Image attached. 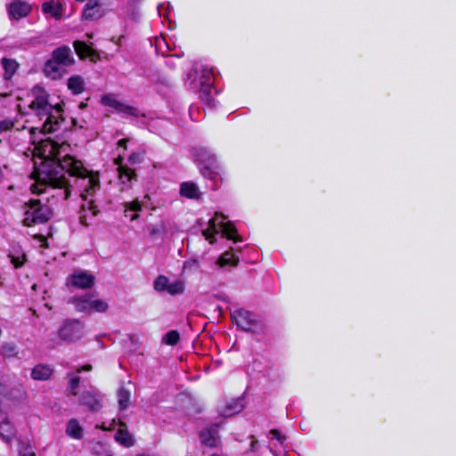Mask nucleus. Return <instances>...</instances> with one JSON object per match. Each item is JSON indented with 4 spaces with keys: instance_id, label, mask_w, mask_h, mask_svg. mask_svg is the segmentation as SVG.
<instances>
[{
    "instance_id": "nucleus-1",
    "label": "nucleus",
    "mask_w": 456,
    "mask_h": 456,
    "mask_svg": "<svg viewBox=\"0 0 456 456\" xmlns=\"http://www.w3.org/2000/svg\"><path fill=\"white\" fill-rule=\"evenodd\" d=\"M98 188V174L88 171L71 156H66L61 160L45 159L38 169V184L31 186L36 194L45 192L47 189H59V196L63 200L69 197L72 190L77 191L84 200L79 221L85 226L89 225V219L96 215L92 197Z\"/></svg>"
},
{
    "instance_id": "nucleus-2",
    "label": "nucleus",
    "mask_w": 456,
    "mask_h": 456,
    "mask_svg": "<svg viewBox=\"0 0 456 456\" xmlns=\"http://www.w3.org/2000/svg\"><path fill=\"white\" fill-rule=\"evenodd\" d=\"M119 133L116 131V173L118 174V181L123 184L120 188L121 191L130 188L131 183L135 179L134 171L129 167L139 164L142 160V155L140 152L131 150L128 151L134 143L129 137L118 139Z\"/></svg>"
},
{
    "instance_id": "nucleus-3",
    "label": "nucleus",
    "mask_w": 456,
    "mask_h": 456,
    "mask_svg": "<svg viewBox=\"0 0 456 456\" xmlns=\"http://www.w3.org/2000/svg\"><path fill=\"white\" fill-rule=\"evenodd\" d=\"M32 95L34 99L28 107L40 119L45 118L42 126L44 133L56 131L60 124L61 108L58 104H51L48 101V94L40 86H35L32 89Z\"/></svg>"
},
{
    "instance_id": "nucleus-4",
    "label": "nucleus",
    "mask_w": 456,
    "mask_h": 456,
    "mask_svg": "<svg viewBox=\"0 0 456 456\" xmlns=\"http://www.w3.org/2000/svg\"><path fill=\"white\" fill-rule=\"evenodd\" d=\"M225 216L216 213L215 216L208 221V227L203 230L202 234L210 244L215 242V235L220 232L229 240H234L236 229L229 222H225Z\"/></svg>"
},
{
    "instance_id": "nucleus-5",
    "label": "nucleus",
    "mask_w": 456,
    "mask_h": 456,
    "mask_svg": "<svg viewBox=\"0 0 456 456\" xmlns=\"http://www.w3.org/2000/svg\"><path fill=\"white\" fill-rule=\"evenodd\" d=\"M196 72H200V98L209 109H213L216 106L215 99L212 94L215 83L214 70L212 68L201 66L200 70H198V68H196Z\"/></svg>"
},
{
    "instance_id": "nucleus-6",
    "label": "nucleus",
    "mask_w": 456,
    "mask_h": 456,
    "mask_svg": "<svg viewBox=\"0 0 456 456\" xmlns=\"http://www.w3.org/2000/svg\"><path fill=\"white\" fill-rule=\"evenodd\" d=\"M52 216V211L47 205L41 204L39 200H31L28 209L25 212L23 223L26 226L47 222Z\"/></svg>"
},
{
    "instance_id": "nucleus-7",
    "label": "nucleus",
    "mask_w": 456,
    "mask_h": 456,
    "mask_svg": "<svg viewBox=\"0 0 456 456\" xmlns=\"http://www.w3.org/2000/svg\"><path fill=\"white\" fill-rule=\"evenodd\" d=\"M85 335V325L77 319H67L58 330V338L67 343H73Z\"/></svg>"
},
{
    "instance_id": "nucleus-8",
    "label": "nucleus",
    "mask_w": 456,
    "mask_h": 456,
    "mask_svg": "<svg viewBox=\"0 0 456 456\" xmlns=\"http://www.w3.org/2000/svg\"><path fill=\"white\" fill-rule=\"evenodd\" d=\"M194 156L198 161L204 164V167H200L202 175L214 180L219 168L216 155L209 149L199 148L195 149Z\"/></svg>"
},
{
    "instance_id": "nucleus-9",
    "label": "nucleus",
    "mask_w": 456,
    "mask_h": 456,
    "mask_svg": "<svg viewBox=\"0 0 456 456\" xmlns=\"http://www.w3.org/2000/svg\"><path fill=\"white\" fill-rule=\"evenodd\" d=\"M153 287L158 292H167L172 296L183 294L185 289L184 282L183 281L175 280L174 281H170L165 275L158 276L154 280Z\"/></svg>"
},
{
    "instance_id": "nucleus-10",
    "label": "nucleus",
    "mask_w": 456,
    "mask_h": 456,
    "mask_svg": "<svg viewBox=\"0 0 456 456\" xmlns=\"http://www.w3.org/2000/svg\"><path fill=\"white\" fill-rule=\"evenodd\" d=\"M111 0H89L83 11L85 20H94L102 17Z\"/></svg>"
},
{
    "instance_id": "nucleus-11",
    "label": "nucleus",
    "mask_w": 456,
    "mask_h": 456,
    "mask_svg": "<svg viewBox=\"0 0 456 456\" xmlns=\"http://www.w3.org/2000/svg\"><path fill=\"white\" fill-rule=\"evenodd\" d=\"M104 395L95 387L84 391L79 397L80 403L92 411H98L102 407Z\"/></svg>"
},
{
    "instance_id": "nucleus-12",
    "label": "nucleus",
    "mask_w": 456,
    "mask_h": 456,
    "mask_svg": "<svg viewBox=\"0 0 456 456\" xmlns=\"http://www.w3.org/2000/svg\"><path fill=\"white\" fill-rule=\"evenodd\" d=\"M94 276L84 270H75L67 281V286L77 289H90L94 284Z\"/></svg>"
},
{
    "instance_id": "nucleus-13",
    "label": "nucleus",
    "mask_w": 456,
    "mask_h": 456,
    "mask_svg": "<svg viewBox=\"0 0 456 456\" xmlns=\"http://www.w3.org/2000/svg\"><path fill=\"white\" fill-rule=\"evenodd\" d=\"M231 318L239 328L246 331L251 330L256 323L253 314L244 309L233 311L231 313Z\"/></svg>"
},
{
    "instance_id": "nucleus-14",
    "label": "nucleus",
    "mask_w": 456,
    "mask_h": 456,
    "mask_svg": "<svg viewBox=\"0 0 456 456\" xmlns=\"http://www.w3.org/2000/svg\"><path fill=\"white\" fill-rule=\"evenodd\" d=\"M51 57L64 68L72 66L75 63L72 50L67 45H62L54 49Z\"/></svg>"
},
{
    "instance_id": "nucleus-15",
    "label": "nucleus",
    "mask_w": 456,
    "mask_h": 456,
    "mask_svg": "<svg viewBox=\"0 0 456 456\" xmlns=\"http://www.w3.org/2000/svg\"><path fill=\"white\" fill-rule=\"evenodd\" d=\"M134 437L128 431L126 425L120 419L116 420V443L128 448L134 444Z\"/></svg>"
},
{
    "instance_id": "nucleus-16",
    "label": "nucleus",
    "mask_w": 456,
    "mask_h": 456,
    "mask_svg": "<svg viewBox=\"0 0 456 456\" xmlns=\"http://www.w3.org/2000/svg\"><path fill=\"white\" fill-rule=\"evenodd\" d=\"M8 15L12 20H20L28 15L31 6L22 0H13L7 7Z\"/></svg>"
},
{
    "instance_id": "nucleus-17",
    "label": "nucleus",
    "mask_w": 456,
    "mask_h": 456,
    "mask_svg": "<svg viewBox=\"0 0 456 456\" xmlns=\"http://www.w3.org/2000/svg\"><path fill=\"white\" fill-rule=\"evenodd\" d=\"M116 115L126 119H133L143 116V113L134 106L116 100Z\"/></svg>"
},
{
    "instance_id": "nucleus-18",
    "label": "nucleus",
    "mask_w": 456,
    "mask_h": 456,
    "mask_svg": "<svg viewBox=\"0 0 456 456\" xmlns=\"http://www.w3.org/2000/svg\"><path fill=\"white\" fill-rule=\"evenodd\" d=\"M42 12L55 20H61L65 14L63 4L60 1L55 2L53 0L45 2L42 4Z\"/></svg>"
},
{
    "instance_id": "nucleus-19",
    "label": "nucleus",
    "mask_w": 456,
    "mask_h": 456,
    "mask_svg": "<svg viewBox=\"0 0 456 456\" xmlns=\"http://www.w3.org/2000/svg\"><path fill=\"white\" fill-rule=\"evenodd\" d=\"M44 74L52 79H60L65 73L64 67L57 63L52 57L45 61L43 68Z\"/></svg>"
},
{
    "instance_id": "nucleus-20",
    "label": "nucleus",
    "mask_w": 456,
    "mask_h": 456,
    "mask_svg": "<svg viewBox=\"0 0 456 456\" xmlns=\"http://www.w3.org/2000/svg\"><path fill=\"white\" fill-rule=\"evenodd\" d=\"M93 295L86 294L83 296H75L68 299V303L74 305V308L78 313L88 314L90 311V303L93 299Z\"/></svg>"
},
{
    "instance_id": "nucleus-21",
    "label": "nucleus",
    "mask_w": 456,
    "mask_h": 456,
    "mask_svg": "<svg viewBox=\"0 0 456 456\" xmlns=\"http://www.w3.org/2000/svg\"><path fill=\"white\" fill-rule=\"evenodd\" d=\"M200 441L208 447H216L218 443L217 427L212 426L200 433Z\"/></svg>"
},
{
    "instance_id": "nucleus-22",
    "label": "nucleus",
    "mask_w": 456,
    "mask_h": 456,
    "mask_svg": "<svg viewBox=\"0 0 456 456\" xmlns=\"http://www.w3.org/2000/svg\"><path fill=\"white\" fill-rule=\"evenodd\" d=\"M243 408H244L243 399L237 398V399H233L231 403H229L220 411V413L222 416L228 418V417H232V416L239 413L240 411H242Z\"/></svg>"
},
{
    "instance_id": "nucleus-23",
    "label": "nucleus",
    "mask_w": 456,
    "mask_h": 456,
    "mask_svg": "<svg viewBox=\"0 0 456 456\" xmlns=\"http://www.w3.org/2000/svg\"><path fill=\"white\" fill-rule=\"evenodd\" d=\"M131 387L132 384L128 383L127 386H122L118 389V406L121 411L127 409L130 404Z\"/></svg>"
},
{
    "instance_id": "nucleus-24",
    "label": "nucleus",
    "mask_w": 456,
    "mask_h": 456,
    "mask_svg": "<svg viewBox=\"0 0 456 456\" xmlns=\"http://www.w3.org/2000/svg\"><path fill=\"white\" fill-rule=\"evenodd\" d=\"M15 428L8 420L4 419L0 422V437L6 443H10L15 436Z\"/></svg>"
},
{
    "instance_id": "nucleus-25",
    "label": "nucleus",
    "mask_w": 456,
    "mask_h": 456,
    "mask_svg": "<svg viewBox=\"0 0 456 456\" xmlns=\"http://www.w3.org/2000/svg\"><path fill=\"white\" fill-rule=\"evenodd\" d=\"M53 374V370L45 364L36 365L31 370V378L35 380H46Z\"/></svg>"
},
{
    "instance_id": "nucleus-26",
    "label": "nucleus",
    "mask_w": 456,
    "mask_h": 456,
    "mask_svg": "<svg viewBox=\"0 0 456 456\" xmlns=\"http://www.w3.org/2000/svg\"><path fill=\"white\" fill-rule=\"evenodd\" d=\"M180 194L188 199H198L200 197V190L196 183L184 182L180 186Z\"/></svg>"
},
{
    "instance_id": "nucleus-27",
    "label": "nucleus",
    "mask_w": 456,
    "mask_h": 456,
    "mask_svg": "<svg viewBox=\"0 0 456 456\" xmlns=\"http://www.w3.org/2000/svg\"><path fill=\"white\" fill-rule=\"evenodd\" d=\"M83 428L79 425L76 419H71L67 423L66 434L74 439H81L83 437Z\"/></svg>"
},
{
    "instance_id": "nucleus-28",
    "label": "nucleus",
    "mask_w": 456,
    "mask_h": 456,
    "mask_svg": "<svg viewBox=\"0 0 456 456\" xmlns=\"http://www.w3.org/2000/svg\"><path fill=\"white\" fill-rule=\"evenodd\" d=\"M2 65L4 69V78L10 81L19 68L18 62L13 59L3 58Z\"/></svg>"
},
{
    "instance_id": "nucleus-29",
    "label": "nucleus",
    "mask_w": 456,
    "mask_h": 456,
    "mask_svg": "<svg viewBox=\"0 0 456 456\" xmlns=\"http://www.w3.org/2000/svg\"><path fill=\"white\" fill-rule=\"evenodd\" d=\"M74 48H75V51L77 53V54L79 56V58L81 59H86V58H91L93 59L94 57V50L93 48L86 45V43L82 42V41H74Z\"/></svg>"
},
{
    "instance_id": "nucleus-30",
    "label": "nucleus",
    "mask_w": 456,
    "mask_h": 456,
    "mask_svg": "<svg viewBox=\"0 0 456 456\" xmlns=\"http://www.w3.org/2000/svg\"><path fill=\"white\" fill-rule=\"evenodd\" d=\"M68 88L74 94H79L85 90V81L82 77L75 75L68 79Z\"/></svg>"
},
{
    "instance_id": "nucleus-31",
    "label": "nucleus",
    "mask_w": 456,
    "mask_h": 456,
    "mask_svg": "<svg viewBox=\"0 0 456 456\" xmlns=\"http://www.w3.org/2000/svg\"><path fill=\"white\" fill-rule=\"evenodd\" d=\"M124 208L125 216L134 221L138 217V212L141 210L142 206L139 201L134 200L130 203L124 204Z\"/></svg>"
},
{
    "instance_id": "nucleus-32",
    "label": "nucleus",
    "mask_w": 456,
    "mask_h": 456,
    "mask_svg": "<svg viewBox=\"0 0 456 456\" xmlns=\"http://www.w3.org/2000/svg\"><path fill=\"white\" fill-rule=\"evenodd\" d=\"M18 348L12 342H4L0 346V354L5 358H13L18 355Z\"/></svg>"
},
{
    "instance_id": "nucleus-33",
    "label": "nucleus",
    "mask_w": 456,
    "mask_h": 456,
    "mask_svg": "<svg viewBox=\"0 0 456 456\" xmlns=\"http://www.w3.org/2000/svg\"><path fill=\"white\" fill-rule=\"evenodd\" d=\"M238 262V257L235 256L233 253L227 251L218 258L217 265L220 267L235 266L237 265Z\"/></svg>"
},
{
    "instance_id": "nucleus-34",
    "label": "nucleus",
    "mask_w": 456,
    "mask_h": 456,
    "mask_svg": "<svg viewBox=\"0 0 456 456\" xmlns=\"http://www.w3.org/2000/svg\"><path fill=\"white\" fill-rule=\"evenodd\" d=\"M90 304V311L88 312V314L93 313H102L108 308V304L105 301L94 298V297Z\"/></svg>"
},
{
    "instance_id": "nucleus-35",
    "label": "nucleus",
    "mask_w": 456,
    "mask_h": 456,
    "mask_svg": "<svg viewBox=\"0 0 456 456\" xmlns=\"http://www.w3.org/2000/svg\"><path fill=\"white\" fill-rule=\"evenodd\" d=\"M171 5L169 3L165 4H159L158 5V12L159 15L161 17L162 15L165 17V19L168 21V28H172L173 21L171 20V11H170Z\"/></svg>"
},
{
    "instance_id": "nucleus-36",
    "label": "nucleus",
    "mask_w": 456,
    "mask_h": 456,
    "mask_svg": "<svg viewBox=\"0 0 456 456\" xmlns=\"http://www.w3.org/2000/svg\"><path fill=\"white\" fill-rule=\"evenodd\" d=\"M67 377L69 378V385L68 389L73 395H76L77 394V388L80 382V378L72 372H69Z\"/></svg>"
},
{
    "instance_id": "nucleus-37",
    "label": "nucleus",
    "mask_w": 456,
    "mask_h": 456,
    "mask_svg": "<svg viewBox=\"0 0 456 456\" xmlns=\"http://www.w3.org/2000/svg\"><path fill=\"white\" fill-rule=\"evenodd\" d=\"M180 335L177 330H170L162 338V342L169 346H175L178 343Z\"/></svg>"
},
{
    "instance_id": "nucleus-38",
    "label": "nucleus",
    "mask_w": 456,
    "mask_h": 456,
    "mask_svg": "<svg viewBox=\"0 0 456 456\" xmlns=\"http://www.w3.org/2000/svg\"><path fill=\"white\" fill-rule=\"evenodd\" d=\"M18 452L19 456H36V453L31 446L23 443L20 444Z\"/></svg>"
},
{
    "instance_id": "nucleus-39",
    "label": "nucleus",
    "mask_w": 456,
    "mask_h": 456,
    "mask_svg": "<svg viewBox=\"0 0 456 456\" xmlns=\"http://www.w3.org/2000/svg\"><path fill=\"white\" fill-rule=\"evenodd\" d=\"M15 126V122L12 119L6 118L0 121V134L10 131Z\"/></svg>"
},
{
    "instance_id": "nucleus-40",
    "label": "nucleus",
    "mask_w": 456,
    "mask_h": 456,
    "mask_svg": "<svg viewBox=\"0 0 456 456\" xmlns=\"http://www.w3.org/2000/svg\"><path fill=\"white\" fill-rule=\"evenodd\" d=\"M9 257L11 258V262L14 265L15 268H19V267L22 266L24 260H25L24 254H21L20 256H14L13 254L10 253Z\"/></svg>"
},
{
    "instance_id": "nucleus-41",
    "label": "nucleus",
    "mask_w": 456,
    "mask_h": 456,
    "mask_svg": "<svg viewBox=\"0 0 456 456\" xmlns=\"http://www.w3.org/2000/svg\"><path fill=\"white\" fill-rule=\"evenodd\" d=\"M270 435H271L272 438L276 439L281 444H283V442L286 439L285 436H282L281 433L277 429H272L270 431Z\"/></svg>"
},
{
    "instance_id": "nucleus-42",
    "label": "nucleus",
    "mask_w": 456,
    "mask_h": 456,
    "mask_svg": "<svg viewBox=\"0 0 456 456\" xmlns=\"http://www.w3.org/2000/svg\"><path fill=\"white\" fill-rule=\"evenodd\" d=\"M102 102L104 105H108V106H110V107L114 106V98L110 94L104 95V96L102 97Z\"/></svg>"
},
{
    "instance_id": "nucleus-43",
    "label": "nucleus",
    "mask_w": 456,
    "mask_h": 456,
    "mask_svg": "<svg viewBox=\"0 0 456 456\" xmlns=\"http://www.w3.org/2000/svg\"><path fill=\"white\" fill-rule=\"evenodd\" d=\"M142 3V0H133L132 4H131V6L133 8V12H132V18L133 19H136L137 15H138V12L135 11V8L137 6H139Z\"/></svg>"
},
{
    "instance_id": "nucleus-44",
    "label": "nucleus",
    "mask_w": 456,
    "mask_h": 456,
    "mask_svg": "<svg viewBox=\"0 0 456 456\" xmlns=\"http://www.w3.org/2000/svg\"><path fill=\"white\" fill-rule=\"evenodd\" d=\"M91 370H92V365L86 364V365L82 366L81 368H78L77 370V373H80V372H82L84 370L90 371Z\"/></svg>"
},
{
    "instance_id": "nucleus-45",
    "label": "nucleus",
    "mask_w": 456,
    "mask_h": 456,
    "mask_svg": "<svg viewBox=\"0 0 456 456\" xmlns=\"http://www.w3.org/2000/svg\"><path fill=\"white\" fill-rule=\"evenodd\" d=\"M194 109H195V108L191 107V109H190V116H191V118L192 120H195V121H196V120H198V119H197L196 118H194V116H193V115H194Z\"/></svg>"
},
{
    "instance_id": "nucleus-46",
    "label": "nucleus",
    "mask_w": 456,
    "mask_h": 456,
    "mask_svg": "<svg viewBox=\"0 0 456 456\" xmlns=\"http://www.w3.org/2000/svg\"><path fill=\"white\" fill-rule=\"evenodd\" d=\"M113 422H114V419L111 421L110 426L109 428H106L104 425H102L100 428H102L103 430H110Z\"/></svg>"
},
{
    "instance_id": "nucleus-47",
    "label": "nucleus",
    "mask_w": 456,
    "mask_h": 456,
    "mask_svg": "<svg viewBox=\"0 0 456 456\" xmlns=\"http://www.w3.org/2000/svg\"><path fill=\"white\" fill-rule=\"evenodd\" d=\"M256 444H257V441H256V440L251 442V450L252 451L256 450Z\"/></svg>"
},
{
    "instance_id": "nucleus-48",
    "label": "nucleus",
    "mask_w": 456,
    "mask_h": 456,
    "mask_svg": "<svg viewBox=\"0 0 456 456\" xmlns=\"http://www.w3.org/2000/svg\"><path fill=\"white\" fill-rule=\"evenodd\" d=\"M4 392V387L3 385L0 383V395L3 394Z\"/></svg>"
},
{
    "instance_id": "nucleus-49",
    "label": "nucleus",
    "mask_w": 456,
    "mask_h": 456,
    "mask_svg": "<svg viewBox=\"0 0 456 456\" xmlns=\"http://www.w3.org/2000/svg\"><path fill=\"white\" fill-rule=\"evenodd\" d=\"M43 240V243H44L42 246H43V247H47L46 240H45V238H43V240Z\"/></svg>"
},
{
    "instance_id": "nucleus-50",
    "label": "nucleus",
    "mask_w": 456,
    "mask_h": 456,
    "mask_svg": "<svg viewBox=\"0 0 456 456\" xmlns=\"http://www.w3.org/2000/svg\"><path fill=\"white\" fill-rule=\"evenodd\" d=\"M79 107H80L81 109H83V108H85V107H86V104H85L84 102H81V103L79 104Z\"/></svg>"
},
{
    "instance_id": "nucleus-51",
    "label": "nucleus",
    "mask_w": 456,
    "mask_h": 456,
    "mask_svg": "<svg viewBox=\"0 0 456 456\" xmlns=\"http://www.w3.org/2000/svg\"><path fill=\"white\" fill-rule=\"evenodd\" d=\"M271 452H273L275 456H278V455L273 452V449H271Z\"/></svg>"
}]
</instances>
